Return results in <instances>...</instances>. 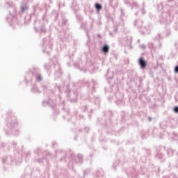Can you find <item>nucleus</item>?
I'll return each mask as SVG.
<instances>
[{
    "instance_id": "f257e3e1",
    "label": "nucleus",
    "mask_w": 178,
    "mask_h": 178,
    "mask_svg": "<svg viewBox=\"0 0 178 178\" xmlns=\"http://www.w3.org/2000/svg\"><path fill=\"white\" fill-rule=\"evenodd\" d=\"M139 65H140L141 69H145L147 66V62L144 60V58L141 57L139 59Z\"/></svg>"
},
{
    "instance_id": "f03ea898",
    "label": "nucleus",
    "mask_w": 178,
    "mask_h": 178,
    "mask_svg": "<svg viewBox=\"0 0 178 178\" xmlns=\"http://www.w3.org/2000/svg\"><path fill=\"white\" fill-rule=\"evenodd\" d=\"M103 52H105L106 54L109 52V46L108 45H104L102 49Z\"/></svg>"
},
{
    "instance_id": "7ed1b4c3",
    "label": "nucleus",
    "mask_w": 178,
    "mask_h": 178,
    "mask_svg": "<svg viewBox=\"0 0 178 178\" xmlns=\"http://www.w3.org/2000/svg\"><path fill=\"white\" fill-rule=\"evenodd\" d=\"M95 8L97 9V10H101V9H102V6H101V4L96 3Z\"/></svg>"
},
{
    "instance_id": "20e7f679",
    "label": "nucleus",
    "mask_w": 178,
    "mask_h": 178,
    "mask_svg": "<svg viewBox=\"0 0 178 178\" xmlns=\"http://www.w3.org/2000/svg\"><path fill=\"white\" fill-rule=\"evenodd\" d=\"M175 73H178V66L175 67Z\"/></svg>"
},
{
    "instance_id": "39448f33",
    "label": "nucleus",
    "mask_w": 178,
    "mask_h": 178,
    "mask_svg": "<svg viewBox=\"0 0 178 178\" xmlns=\"http://www.w3.org/2000/svg\"><path fill=\"white\" fill-rule=\"evenodd\" d=\"M174 111H175V112H176L177 113H178V107H175Z\"/></svg>"
},
{
    "instance_id": "423d86ee",
    "label": "nucleus",
    "mask_w": 178,
    "mask_h": 178,
    "mask_svg": "<svg viewBox=\"0 0 178 178\" xmlns=\"http://www.w3.org/2000/svg\"><path fill=\"white\" fill-rule=\"evenodd\" d=\"M38 80H42L41 76H38Z\"/></svg>"
}]
</instances>
